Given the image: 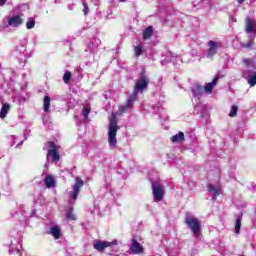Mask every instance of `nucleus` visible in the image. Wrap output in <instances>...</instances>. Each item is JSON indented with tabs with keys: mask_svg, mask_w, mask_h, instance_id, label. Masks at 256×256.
Masks as SVG:
<instances>
[{
	"mask_svg": "<svg viewBox=\"0 0 256 256\" xmlns=\"http://www.w3.org/2000/svg\"><path fill=\"white\" fill-rule=\"evenodd\" d=\"M149 85V78L145 73H141L139 78L135 82L134 92L132 96L127 100L126 104L120 107L119 113L113 112L110 118V124L108 126V143L110 149L117 147V131L119 126L117 125V115H123L131 109H133V103L137 101V95L143 93Z\"/></svg>",
	"mask_w": 256,
	"mask_h": 256,
	"instance_id": "1",
	"label": "nucleus"
},
{
	"mask_svg": "<svg viewBox=\"0 0 256 256\" xmlns=\"http://www.w3.org/2000/svg\"><path fill=\"white\" fill-rule=\"evenodd\" d=\"M25 23L23 14H15L13 16H5L0 23V31H6L9 27L17 29Z\"/></svg>",
	"mask_w": 256,
	"mask_h": 256,
	"instance_id": "2",
	"label": "nucleus"
},
{
	"mask_svg": "<svg viewBox=\"0 0 256 256\" xmlns=\"http://www.w3.org/2000/svg\"><path fill=\"white\" fill-rule=\"evenodd\" d=\"M85 185V182L81 177H75V182L72 185V190L68 192L69 201L73 205L77 201V197H79V193H81V188Z\"/></svg>",
	"mask_w": 256,
	"mask_h": 256,
	"instance_id": "3",
	"label": "nucleus"
},
{
	"mask_svg": "<svg viewBox=\"0 0 256 256\" xmlns=\"http://www.w3.org/2000/svg\"><path fill=\"white\" fill-rule=\"evenodd\" d=\"M207 47L208 48L205 51V55L207 59H213V57H215V55L219 52L221 47H223V42L210 40L207 43Z\"/></svg>",
	"mask_w": 256,
	"mask_h": 256,
	"instance_id": "4",
	"label": "nucleus"
},
{
	"mask_svg": "<svg viewBox=\"0 0 256 256\" xmlns=\"http://www.w3.org/2000/svg\"><path fill=\"white\" fill-rule=\"evenodd\" d=\"M185 223L195 237H199V233H201V222L199 219L193 216H186Z\"/></svg>",
	"mask_w": 256,
	"mask_h": 256,
	"instance_id": "5",
	"label": "nucleus"
},
{
	"mask_svg": "<svg viewBox=\"0 0 256 256\" xmlns=\"http://www.w3.org/2000/svg\"><path fill=\"white\" fill-rule=\"evenodd\" d=\"M45 149L47 150V161L52 158L53 161H59V149L61 146L55 144V142H48L45 145Z\"/></svg>",
	"mask_w": 256,
	"mask_h": 256,
	"instance_id": "6",
	"label": "nucleus"
},
{
	"mask_svg": "<svg viewBox=\"0 0 256 256\" xmlns=\"http://www.w3.org/2000/svg\"><path fill=\"white\" fill-rule=\"evenodd\" d=\"M245 33L248 39H256V20L249 16L245 20Z\"/></svg>",
	"mask_w": 256,
	"mask_h": 256,
	"instance_id": "7",
	"label": "nucleus"
},
{
	"mask_svg": "<svg viewBox=\"0 0 256 256\" xmlns=\"http://www.w3.org/2000/svg\"><path fill=\"white\" fill-rule=\"evenodd\" d=\"M107 247H109L110 249H115L117 247V240H114L112 242H109V241L94 242V249H96V251H99V253H103V251H105Z\"/></svg>",
	"mask_w": 256,
	"mask_h": 256,
	"instance_id": "8",
	"label": "nucleus"
},
{
	"mask_svg": "<svg viewBox=\"0 0 256 256\" xmlns=\"http://www.w3.org/2000/svg\"><path fill=\"white\" fill-rule=\"evenodd\" d=\"M152 193L154 197V201L156 203H159L160 201H163V185L159 182H152Z\"/></svg>",
	"mask_w": 256,
	"mask_h": 256,
	"instance_id": "9",
	"label": "nucleus"
},
{
	"mask_svg": "<svg viewBox=\"0 0 256 256\" xmlns=\"http://www.w3.org/2000/svg\"><path fill=\"white\" fill-rule=\"evenodd\" d=\"M208 191L209 193H211L213 201H216L217 197L221 195V186H215L213 184H209Z\"/></svg>",
	"mask_w": 256,
	"mask_h": 256,
	"instance_id": "10",
	"label": "nucleus"
},
{
	"mask_svg": "<svg viewBox=\"0 0 256 256\" xmlns=\"http://www.w3.org/2000/svg\"><path fill=\"white\" fill-rule=\"evenodd\" d=\"M130 251L134 255H139V253H143V246L139 242H137V240L132 239V243L130 245Z\"/></svg>",
	"mask_w": 256,
	"mask_h": 256,
	"instance_id": "11",
	"label": "nucleus"
},
{
	"mask_svg": "<svg viewBox=\"0 0 256 256\" xmlns=\"http://www.w3.org/2000/svg\"><path fill=\"white\" fill-rule=\"evenodd\" d=\"M99 45H101V40L94 38L90 43H88L87 49L90 53H95V51L99 49Z\"/></svg>",
	"mask_w": 256,
	"mask_h": 256,
	"instance_id": "12",
	"label": "nucleus"
},
{
	"mask_svg": "<svg viewBox=\"0 0 256 256\" xmlns=\"http://www.w3.org/2000/svg\"><path fill=\"white\" fill-rule=\"evenodd\" d=\"M44 184L46 185L47 189H53V187H55L57 184V181L52 175H47L44 179Z\"/></svg>",
	"mask_w": 256,
	"mask_h": 256,
	"instance_id": "13",
	"label": "nucleus"
},
{
	"mask_svg": "<svg viewBox=\"0 0 256 256\" xmlns=\"http://www.w3.org/2000/svg\"><path fill=\"white\" fill-rule=\"evenodd\" d=\"M175 61H177V56H175L173 52H167L166 58L161 60V65H167V63H171Z\"/></svg>",
	"mask_w": 256,
	"mask_h": 256,
	"instance_id": "14",
	"label": "nucleus"
},
{
	"mask_svg": "<svg viewBox=\"0 0 256 256\" xmlns=\"http://www.w3.org/2000/svg\"><path fill=\"white\" fill-rule=\"evenodd\" d=\"M192 93L196 99H201V96L203 95V87L200 85H195L192 88Z\"/></svg>",
	"mask_w": 256,
	"mask_h": 256,
	"instance_id": "15",
	"label": "nucleus"
},
{
	"mask_svg": "<svg viewBox=\"0 0 256 256\" xmlns=\"http://www.w3.org/2000/svg\"><path fill=\"white\" fill-rule=\"evenodd\" d=\"M10 109H11V105H9V103L2 104V108L0 110V119H5Z\"/></svg>",
	"mask_w": 256,
	"mask_h": 256,
	"instance_id": "16",
	"label": "nucleus"
},
{
	"mask_svg": "<svg viewBox=\"0 0 256 256\" xmlns=\"http://www.w3.org/2000/svg\"><path fill=\"white\" fill-rule=\"evenodd\" d=\"M217 81H219V77H215L212 82L206 84V86L204 87V90L206 91V93H211L213 91V87H215L217 85Z\"/></svg>",
	"mask_w": 256,
	"mask_h": 256,
	"instance_id": "17",
	"label": "nucleus"
},
{
	"mask_svg": "<svg viewBox=\"0 0 256 256\" xmlns=\"http://www.w3.org/2000/svg\"><path fill=\"white\" fill-rule=\"evenodd\" d=\"M49 234L55 239H59L61 237V230L57 226H53L50 228Z\"/></svg>",
	"mask_w": 256,
	"mask_h": 256,
	"instance_id": "18",
	"label": "nucleus"
},
{
	"mask_svg": "<svg viewBox=\"0 0 256 256\" xmlns=\"http://www.w3.org/2000/svg\"><path fill=\"white\" fill-rule=\"evenodd\" d=\"M51 107V97L45 96L43 102V109L45 113H49V108Z\"/></svg>",
	"mask_w": 256,
	"mask_h": 256,
	"instance_id": "19",
	"label": "nucleus"
},
{
	"mask_svg": "<svg viewBox=\"0 0 256 256\" xmlns=\"http://www.w3.org/2000/svg\"><path fill=\"white\" fill-rule=\"evenodd\" d=\"M179 141H185V134L183 132H179L172 137V143H179Z\"/></svg>",
	"mask_w": 256,
	"mask_h": 256,
	"instance_id": "20",
	"label": "nucleus"
},
{
	"mask_svg": "<svg viewBox=\"0 0 256 256\" xmlns=\"http://www.w3.org/2000/svg\"><path fill=\"white\" fill-rule=\"evenodd\" d=\"M151 35H153V27L149 26L143 32V39L145 40L150 39Z\"/></svg>",
	"mask_w": 256,
	"mask_h": 256,
	"instance_id": "21",
	"label": "nucleus"
},
{
	"mask_svg": "<svg viewBox=\"0 0 256 256\" xmlns=\"http://www.w3.org/2000/svg\"><path fill=\"white\" fill-rule=\"evenodd\" d=\"M247 81H248V84L250 85V87H255V85H256V72L249 75L248 78H247Z\"/></svg>",
	"mask_w": 256,
	"mask_h": 256,
	"instance_id": "22",
	"label": "nucleus"
},
{
	"mask_svg": "<svg viewBox=\"0 0 256 256\" xmlns=\"http://www.w3.org/2000/svg\"><path fill=\"white\" fill-rule=\"evenodd\" d=\"M243 63L248 71H253L254 69L253 60L244 59Z\"/></svg>",
	"mask_w": 256,
	"mask_h": 256,
	"instance_id": "23",
	"label": "nucleus"
},
{
	"mask_svg": "<svg viewBox=\"0 0 256 256\" xmlns=\"http://www.w3.org/2000/svg\"><path fill=\"white\" fill-rule=\"evenodd\" d=\"M35 27V18H28L26 22V29H33Z\"/></svg>",
	"mask_w": 256,
	"mask_h": 256,
	"instance_id": "24",
	"label": "nucleus"
},
{
	"mask_svg": "<svg viewBox=\"0 0 256 256\" xmlns=\"http://www.w3.org/2000/svg\"><path fill=\"white\" fill-rule=\"evenodd\" d=\"M91 113V107L89 106H85L82 109V116L84 117V119H87V117H89V114Z\"/></svg>",
	"mask_w": 256,
	"mask_h": 256,
	"instance_id": "25",
	"label": "nucleus"
},
{
	"mask_svg": "<svg viewBox=\"0 0 256 256\" xmlns=\"http://www.w3.org/2000/svg\"><path fill=\"white\" fill-rule=\"evenodd\" d=\"M240 231H241V218H237L236 223H235V233H236V235H239Z\"/></svg>",
	"mask_w": 256,
	"mask_h": 256,
	"instance_id": "26",
	"label": "nucleus"
},
{
	"mask_svg": "<svg viewBox=\"0 0 256 256\" xmlns=\"http://www.w3.org/2000/svg\"><path fill=\"white\" fill-rule=\"evenodd\" d=\"M142 53H143V47H141V46L134 47L135 57H141Z\"/></svg>",
	"mask_w": 256,
	"mask_h": 256,
	"instance_id": "27",
	"label": "nucleus"
},
{
	"mask_svg": "<svg viewBox=\"0 0 256 256\" xmlns=\"http://www.w3.org/2000/svg\"><path fill=\"white\" fill-rule=\"evenodd\" d=\"M237 111H239V108L237 106H232L229 116L230 117H237Z\"/></svg>",
	"mask_w": 256,
	"mask_h": 256,
	"instance_id": "28",
	"label": "nucleus"
},
{
	"mask_svg": "<svg viewBox=\"0 0 256 256\" xmlns=\"http://www.w3.org/2000/svg\"><path fill=\"white\" fill-rule=\"evenodd\" d=\"M67 219L70 221H75L77 217H75V214H73V209H70V211L67 213Z\"/></svg>",
	"mask_w": 256,
	"mask_h": 256,
	"instance_id": "29",
	"label": "nucleus"
},
{
	"mask_svg": "<svg viewBox=\"0 0 256 256\" xmlns=\"http://www.w3.org/2000/svg\"><path fill=\"white\" fill-rule=\"evenodd\" d=\"M63 81L64 83H69V81H71V72H65L63 76Z\"/></svg>",
	"mask_w": 256,
	"mask_h": 256,
	"instance_id": "30",
	"label": "nucleus"
},
{
	"mask_svg": "<svg viewBox=\"0 0 256 256\" xmlns=\"http://www.w3.org/2000/svg\"><path fill=\"white\" fill-rule=\"evenodd\" d=\"M241 45L245 49H251V47H253V39H250V41H248L247 43H242Z\"/></svg>",
	"mask_w": 256,
	"mask_h": 256,
	"instance_id": "31",
	"label": "nucleus"
},
{
	"mask_svg": "<svg viewBox=\"0 0 256 256\" xmlns=\"http://www.w3.org/2000/svg\"><path fill=\"white\" fill-rule=\"evenodd\" d=\"M82 5H83V13H84V15H88L89 14V6L85 2H83Z\"/></svg>",
	"mask_w": 256,
	"mask_h": 256,
	"instance_id": "32",
	"label": "nucleus"
},
{
	"mask_svg": "<svg viewBox=\"0 0 256 256\" xmlns=\"http://www.w3.org/2000/svg\"><path fill=\"white\" fill-rule=\"evenodd\" d=\"M5 3H7V0H0V7H3V5H5Z\"/></svg>",
	"mask_w": 256,
	"mask_h": 256,
	"instance_id": "33",
	"label": "nucleus"
},
{
	"mask_svg": "<svg viewBox=\"0 0 256 256\" xmlns=\"http://www.w3.org/2000/svg\"><path fill=\"white\" fill-rule=\"evenodd\" d=\"M238 3H245V0H237Z\"/></svg>",
	"mask_w": 256,
	"mask_h": 256,
	"instance_id": "34",
	"label": "nucleus"
},
{
	"mask_svg": "<svg viewBox=\"0 0 256 256\" xmlns=\"http://www.w3.org/2000/svg\"><path fill=\"white\" fill-rule=\"evenodd\" d=\"M21 145H23V142H20L17 147H21Z\"/></svg>",
	"mask_w": 256,
	"mask_h": 256,
	"instance_id": "35",
	"label": "nucleus"
},
{
	"mask_svg": "<svg viewBox=\"0 0 256 256\" xmlns=\"http://www.w3.org/2000/svg\"><path fill=\"white\" fill-rule=\"evenodd\" d=\"M120 3H125V0H118Z\"/></svg>",
	"mask_w": 256,
	"mask_h": 256,
	"instance_id": "36",
	"label": "nucleus"
},
{
	"mask_svg": "<svg viewBox=\"0 0 256 256\" xmlns=\"http://www.w3.org/2000/svg\"><path fill=\"white\" fill-rule=\"evenodd\" d=\"M22 51H26V48H25V46H22Z\"/></svg>",
	"mask_w": 256,
	"mask_h": 256,
	"instance_id": "37",
	"label": "nucleus"
},
{
	"mask_svg": "<svg viewBox=\"0 0 256 256\" xmlns=\"http://www.w3.org/2000/svg\"><path fill=\"white\" fill-rule=\"evenodd\" d=\"M11 250L13 251V244H11Z\"/></svg>",
	"mask_w": 256,
	"mask_h": 256,
	"instance_id": "38",
	"label": "nucleus"
},
{
	"mask_svg": "<svg viewBox=\"0 0 256 256\" xmlns=\"http://www.w3.org/2000/svg\"><path fill=\"white\" fill-rule=\"evenodd\" d=\"M17 253H19V249H17Z\"/></svg>",
	"mask_w": 256,
	"mask_h": 256,
	"instance_id": "39",
	"label": "nucleus"
}]
</instances>
